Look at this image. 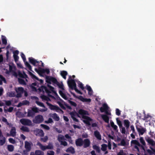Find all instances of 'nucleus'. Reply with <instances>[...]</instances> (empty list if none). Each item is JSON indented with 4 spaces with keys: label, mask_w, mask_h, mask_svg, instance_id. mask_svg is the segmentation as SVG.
Wrapping results in <instances>:
<instances>
[{
    "label": "nucleus",
    "mask_w": 155,
    "mask_h": 155,
    "mask_svg": "<svg viewBox=\"0 0 155 155\" xmlns=\"http://www.w3.org/2000/svg\"><path fill=\"white\" fill-rule=\"evenodd\" d=\"M69 87L72 90H74L78 93L82 94V93L77 88L76 84L74 80L71 79L68 81Z\"/></svg>",
    "instance_id": "1"
},
{
    "label": "nucleus",
    "mask_w": 155,
    "mask_h": 155,
    "mask_svg": "<svg viewBox=\"0 0 155 155\" xmlns=\"http://www.w3.org/2000/svg\"><path fill=\"white\" fill-rule=\"evenodd\" d=\"M46 82L48 84H51V82L53 83V84L54 86L59 84V82L57 81V79L54 77L52 76H46Z\"/></svg>",
    "instance_id": "2"
},
{
    "label": "nucleus",
    "mask_w": 155,
    "mask_h": 155,
    "mask_svg": "<svg viewBox=\"0 0 155 155\" xmlns=\"http://www.w3.org/2000/svg\"><path fill=\"white\" fill-rule=\"evenodd\" d=\"M46 104L49 106V108L51 110H55L56 112H62V113H64L63 111L60 109L58 106L54 105L49 103L48 102H46Z\"/></svg>",
    "instance_id": "3"
},
{
    "label": "nucleus",
    "mask_w": 155,
    "mask_h": 155,
    "mask_svg": "<svg viewBox=\"0 0 155 155\" xmlns=\"http://www.w3.org/2000/svg\"><path fill=\"white\" fill-rule=\"evenodd\" d=\"M43 120L44 119L42 116L39 115L35 117V118L33 120V122L35 124H40L42 123Z\"/></svg>",
    "instance_id": "4"
},
{
    "label": "nucleus",
    "mask_w": 155,
    "mask_h": 155,
    "mask_svg": "<svg viewBox=\"0 0 155 155\" xmlns=\"http://www.w3.org/2000/svg\"><path fill=\"white\" fill-rule=\"evenodd\" d=\"M20 121L23 125L31 126L32 124L31 121L28 119L22 118L20 120Z\"/></svg>",
    "instance_id": "5"
},
{
    "label": "nucleus",
    "mask_w": 155,
    "mask_h": 155,
    "mask_svg": "<svg viewBox=\"0 0 155 155\" xmlns=\"http://www.w3.org/2000/svg\"><path fill=\"white\" fill-rule=\"evenodd\" d=\"M34 133L36 136L41 137H44L45 134L43 131L42 130L39 129H36L35 130H34Z\"/></svg>",
    "instance_id": "6"
},
{
    "label": "nucleus",
    "mask_w": 155,
    "mask_h": 155,
    "mask_svg": "<svg viewBox=\"0 0 155 155\" xmlns=\"http://www.w3.org/2000/svg\"><path fill=\"white\" fill-rule=\"evenodd\" d=\"M82 118L84 119L83 121L84 123L88 126L91 125L90 122L92 120V119L90 117L86 116H82Z\"/></svg>",
    "instance_id": "7"
},
{
    "label": "nucleus",
    "mask_w": 155,
    "mask_h": 155,
    "mask_svg": "<svg viewBox=\"0 0 155 155\" xmlns=\"http://www.w3.org/2000/svg\"><path fill=\"white\" fill-rule=\"evenodd\" d=\"M70 114L71 116V117L73 119V120L76 122H78V120L75 117L77 116L78 117H79V115L76 111H72L71 112L69 113Z\"/></svg>",
    "instance_id": "8"
},
{
    "label": "nucleus",
    "mask_w": 155,
    "mask_h": 155,
    "mask_svg": "<svg viewBox=\"0 0 155 155\" xmlns=\"http://www.w3.org/2000/svg\"><path fill=\"white\" fill-rule=\"evenodd\" d=\"M83 141V147L84 148H87L90 146L91 142L89 139L87 138L84 139Z\"/></svg>",
    "instance_id": "9"
},
{
    "label": "nucleus",
    "mask_w": 155,
    "mask_h": 155,
    "mask_svg": "<svg viewBox=\"0 0 155 155\" xmlns=\"http://www.w3.org/2000/svg\"><path fill=\"white\" fill-rule=\"evenodd\" d=\"M83 140L81 138H78L75 140V144L77 146H82L83 145Z\"/></svg>",
    "instance_id": "10"
},
{
    "label": "nucleus",
    "mask_w": 155,
    "mask_h": 155,
    "mask_svg": "<svg viewBox=\"0 0 155 155\" xmlns=\"http://www.w3.org/2000/svg\"><path fill=\"white\" fill-rule=\"evenodd\" d=\"M145 140L149 145H151L152 147L155 146V141L153 140L149 137L146 138Z\"/></svg>",
    "instance_id": "11"
},
{
    "label": "nucleus",
    "mask_w": 155,
    "mask_h": 155,
    "mask_svg": "<svg viewBox=\"0 0 155 155\" xmlns=\"http://www.w3.org/2000/svg\"><path fill=\"white\" fill-rule=\"evenodd\" d=\"M32 143H29L27 141H25V149L28 150L30 151H31V145L32 144Z\"/></svg>",
    "instance_id": "12"
},
{
    "label": "nucleus",
    "mask_w": 155,
    "mask_h": 155,
    "mask_svg": "<svg viewBox=\"0 0 155 155\" xmlns=\"http://www.w3.org/2000/svg\"><path fill=\"white\" fill-rule=\"evenodd\" d=\"M29 62L34 66H36V64H39V61H37L32 57H30L28 58Z\"/></svg>",
    "instance_id": "13"
},
{
    "label": "nucleus",
    "mask_w": 155,
    "mask_h": 155,
    "mask_svg": "<svg viewBox=\"0 0 155 155\" xmlns=\"http://www.w3.org/2000/svg\"><path fill=\"white\" fill-rule=\"evenodd\" d=\"M136 129L139 135H143L146 131V129L143 127L139 128L136 127Z\"/></svg>",
    "instance_id": "14"
},
{
    "label": "nucleus",
    "mask_w": 155,
    "mask_h": 155,
    "mask_svg": "<svg viewBox=\"0 0 155 155\" xmlns=\"http://www.w3.org/2000/svg\"><path fill=\"white\" fill-rule=\"evenodd\" d=\"M108 110V107L106 104H103L102 105V106L100 108V110L101 112H104Z\"/></svg>",
    "instance_id": "15"
},
{
    "label": "nucleus",
    "mask_w": 155,
    "mask_h": 155,
    "mask_svg": "<svg viewBox=\"0 0 155 155\" xmlns=\"http://www.w3.org/2000/svg\"><path fill=\"white\" fill-rule=\"evenodd\" d=\"M101 117L105 122L109 124V118L107 115L106 114H102L101 115Z\"/></svg>",
    "instance_id": "16"
},
{
    "label": "nucleus",
    "mask_w": 155,
    "mask_h": 155,
    "mask_svg": "<svg viewBox=\"0 0 155 155\" xmlns=\"http://www.w3.org/2000/svg\"><path fill=\"white\" fill-rule=\"evenodd\" d=\"M29 75L31 76L32 78L33 79H35L38 81H39L40 82L41 84H42L43 83V81L42 79L39 80L38 78L34 74L32 73L29 71Z\"/></svg>",
    "instance_id": "17"
},
{
    "label": "nucleus",
    "mask_w": 155,
    "mask_h": 155,
    "mask_svg": "<svg viewBox=\"0 0 155 155\" xmlns=\"http://www.w3.org/2000/svg\"><path fill=\"white\" fill-rule=\"evenodd\" d=\"M39 71L41 72V74L45 73H46L47 74H48L50 72L49 69L48 68L44 69L40 68Z\"/></svg>",
    "instance_id": "18"
},
{
    "label": "nucleus",
    "mask_w": 155,
    "mask_h": 155,
    "mask_svg": "<svg viewBox=\"0 0 155 155\" xmlns=\"http://www.w3.org/2000/svg\"><path fill=\"white\" fill-rule=\"evenodd\" d=\"M10 133L11 136L13 137H15L16 133L15 127H12Z\"/></svg>",
    "instance_id": "19"
},
{
    "label": "nucleus",
    "mask_w": 155,
    "mask_h": 155,
    "mask_svg": "<svg viewBox=\"0 0 155 155\" xmlns=\"http://www.w3.org/2000/svg\"><path fill=\"white\" fill-rule=\"evenodd\" d=\"M124 125L125 127L127 130L129 127L130 125V122L128 120H124Z\"/></svg>",
    "instance_id": "20"
},
{
    "label": "nucleus",
    "mask_w": 155,
    "mask_h": 155,
    "mask_svg": "<svg viewBox=\"0 0 155 155\" xmlns=\"http://www.w3.org/2000/svg\"><path fill=\"white\" fill-rule=\"evenodd\" d=\"M78 114L82 115L83 116H85V115H88V112L82 109H80L79 110L78 112Z\"/></svg>",
    "instance_id": "21"
},
{
    "label": "nucleus",
    "mask_w": 155,
    "mask_h": 155,
    "mask_svg": "<svg viewBox=\"0 0 155 155\" xmlns=\"http://www.w3.org/2000/svg\"><path fill=\"white\" fill-rule=\"evenodd\" d=\"M65 151L67 152L70 153L72 154L74 153H75L74 148L71 146L68 148Z\"/></svg>",
    "instance_id": "22"
},
{
    "label": "nucleus",
    "mask_w": 155,
    "mask_h": 155,
    "mask_svg": "<svg viewBox=\"0 0 155 155\" xmlns=\"http://www.w3.org/2000/svg\"><path fill=\"white\" fill-rule=\"evenodd\" d=\"M47 86L48 88H49L50 90L55 94L56 96L57 97V99L58 100V97H59L57 93L55 91H54V87L49 84H48Z\"/></svg>",
    "instance_id": "23"
},
{
    "label": "nucleus",
    "mask_w": 155,
    "mask_h": 155,
    "mask_svg": "<svg viewBox=\"0 0 155 155\" xmlns=\"http://www.w3.org/2000/svg\"><path fill=\"white\" fill-rule=\"evenodd\" d=\"M94 135L97 139L99 140L101 139V136L99 132L98 131L96 130L94 132Z\"/></svg>",
    "instance_id": "24"
},
{
    "label": "nucleus",
    "mask_w": 155,
    "mask_h": 155,
    "mask_svg": "<svg viewBox=\"0 0 155 155\" xmlns=\"http://www.w3.org/2000/svg\"><path fill=\"white\" fill-rule=\"evenodd\" d=\"M51 117L54 120L56 121H58L60 120L59 117L55 113L52 114Z\"/></svg>",
    "instance_id": "25"
},
{
    "label": "nucleus",
    "mask_w": 155,
    "mask_h": 155,
    "mask_svg": "<svg viewBox=\"0 0 155 155\" xmlns=\"http://www.w3.org/2000/svg\"><path fill=\"white\" fill-rule=\"evenodd\" d=\"M15 90L16 93H21V94H22L24 91V88L22 87H18V88H15Z\"/></svg>",
    "instance_id": "26"
},
{
    "label": "nucleus",
    "mask_w": 155,
    "mask_h": 155,
    "mask_svg": "<svg viewBox=\"0 0 155 155\" xmlns=\"http://www.w3.org/2000/svg\"><path fill=\"white\" fill-rule=\"evenodd\" d=\"M44 89L45 92L48 94V96L49 97L52 98H54L53 96L50 94L51 93V92L46 87H45Z\"/></svg>",
    "instance_id": "27"
},
{
    "label": "nucleus",
    "mask_w": 155,
    "mask_h": 155,
    "mask_svg": "<svg viewBox=\"0 0 155 155\" xmlns=\"http://www.w3.org/2000/svg\"><path fill=\"white\" fill-rule=\"evenodd\" d=\"M35 114L33 111L31 110L28 109V111L27 116L28 117H33L35 116Z\"/></svg>",
    "instance_id": "28"
},
{
    "label": "nucleus",
    "mask_w": 155,
    "mask_h": 155,
    "mask_svg": "<svg viewBox=\"0 0 155 155\" xmlns=\"http://www.w3.org/2000/svg\"><path fill=\"white\" fill-rule=\"evenodd\" d=\"M37 145L38 146L40 147V149L43 151H45L46 149H47L46 146L43 145L40 142H38L37 143Z\"/></svg>",
    "instance_id": "29"
},
{
    "label": "nucleus",
    "mask_w": 155,
    "mask_h": 155,
    "mask_svg": "<svg viewBox=\"0 0 155 155\" xmlns=\"http://www.w3.org/2000/svg\"><path fill=\"white\" fill-rule=\"evenodd\" d=\"M87 89L88 91V94L90 95H91L93 94V91L91 87L89 85H86Z\"/></svg>",
    "instance_id": "30"
},
{
    "label": "nucleus",
    "mask_w": 155,
    "mask_h": 155,
    "mask_svg": "<svg viewBox=\"0 0 155 155\" xmlns=\"http://www.w3.org/2000/svg\"><path fill=\"white\" fill-rule=\"evenodd\" d=\"M0 79H0V85H2V81L5 83H6V81L5 78L3 77L1 74H0Z\"/></svg>",
    "instance_id": "31"
},
{
    "label": "nucleus",
    "mask_w": 155,
    "mask_h": 155,
    "mask_svg": "<svg viewBox=\"0 0 155 155\" xmlns=\"http://www.w3.org/2000/svg\"><path fill=\"white\" fill-rule=\"evenodd\" d=\"M60 74L63 78L65 79H66V76L68 74V73L66 71H61V72Z\"/></svg>",
    "instance_id": "32"
},
{
    "label": "nucleus",
    "mask_w": 155,
    "mask_h": 155,
    "mask_svg": "<svg viewBox=\"0 0 155 155\" xmlns=\"http://www.w3.org/2000/svg\"><path fill=\"white\" fill-rule=\"evenodd\" d=\"M59 93L60 95L63 98L66 100H68V98L67 96L62 92V91L61 90L59 91Z\"/></svg>",
    "instance_id": "33"
},
{
    "label": "nucleus",
    "mask_w": 155,
    "mask_h": 155,
    "mask_svg": "<svg viewBox=\"0 0 155 155\" xmlns=\"http://www.w3.org/2000/svg\"><path fill=\"white\" fill-rule=\"evenodd\" d=\"M58 100H59L60 101H61V102L64 103V104L66 107L69 110L72 109L71 107L70 106L68 105V104L65 103V102H64L62 99H61L60 97H58Z\"/></svg>",
    "instance_id": "34"
},
{
    "label": "nucleus",
    "mask_w": 155,
    "mask_h": 155,
    "mask_svg": "<svg viewBox=\"0 0 155 155\" xmlns=\"http://www.w3.org/2000/svg\"><path fill=\"white\" fill-rule=\"evenodd\" d=\"M130 143L131 146L132 144H134L135 145H137L138 146L140 145L139 142L136 140H132L131 141Z\"/></svg>",
    "instance_id": "35"
},
{
    "label": "nucleus",
    "mask_w": 155,
    "mask_h": 155,
    "mask_svg": "<svg viewBox=\"0 0 155 155\" xmlns=\"http://www.w3.org/2000/svg\"><path fill=\"white\" fill-rule=\"evenodd\" d=\"M118 146L126 147L127 145V143L125 140L124 139H122L121 140L120 143L118 144Z\"/></svg>",
    "instance_id": "36"
},
{
    "label": "nucleus",
    "mask_w": 155,
    "mask_h": 155,
    "mask_svg": "<svg viewBox=\"0 0 155 155\" xmlns=\"http://www.w3.org/2000/svg\"><path fill=\"white\" fill-rule=\"evenodd\" d=\"M2 44L4 45H6L7 44V40L6 37L3 35H2Z\"/></svg>",
    "instance_id": "37"
},
{
    "label": "nucleus",
    "mask_w": 155,
    "mask_h": 155,
    "mask_svg": "<svg viewBox=\"0 0 155 155\" xmlns=\"http://www.w3.org/2000/svg\"><path fill=\"white\" fill-rule=\"evenodd\" d=\"M57 103L59 104V106L62 109L64 110H65L66 109V107L64 105V103L61 102V101H58L57 102Z\"/></svg>",
    "instance_id": "38"
},
{
    "label": "nucleus",
    "mask_w": 155,
    "mask_h": 155,
    "mask_svg": "<svg viewBox=\"0 0 155 155\" xmlns=\"http://www.w3.org/2000/svg\"><path fill=\"white\" fill-rule=\"evenodd\" d=\"M41 97L43 101H46L47 102L50 101V98L48 97L45 95H42L41 96Z\"/></svg>",
    "instance_id": "39"
},
{
    "label": "nucleus",
    "mask_w": 155,
    "mask_h": 155,
    "mask_svg": "<svg viewBox=\"0 0 155 155\" xmlns=\"http://www.w3.org/2000/svg\"><path fill=\"white\" fill-rule=\"evenodd\" d=\"M8 96L10 97H15L16 96L15 92V91H11L7 94Z\"/></svg>",
    "instance_id": "40"
},
{
    "label": "nucleus",
    "mask_w": 155,
    "mask_h": 155,
    "mask_svg": "<svg viewBox=\"0 0 155 155\" xmlns=\"http://www.w3.org/2000/svg\"><path fill=\"white\" fill-rule=\"evenodd\" d=\"M150 148L151 150L150 149H147V152L148 153H149L150 154H152L153 153L152 152H153L154 153H155V149H153L151 147H150Z\"/></svg>",
    "instance_id": "41"
},
{
    "label": "nucleus",
    "mask_w": 155,
    "mask_h": 155,
    "mask_svg": "<svg viewBox=\"0 0 155 155\" xmlns=\"http://www.w3.org/2000/svg\"><path fill=\"white\" fill-rule=\"evenodd\" d=\"M93 148L96 151V152L98 153L100 152V147L96 145H94L93 146Z\"/></svg>",
    "instance_id": "42"
},
{
    "label": "nucleus",
    "mask_w": 155,
    "mask_h": 155,
    "mask_svg": "<svg viewBox=\"0 0 155 155\" xmlns=\"http://www.w3.org/2000/svg\"><path fill=\"white\" fill-rule=\"evenodd\" d=\"M18 81L19 84L21 85H25L26 83L25 80L21 78H18Z\"/></svg>",
    "instance_id": "43"
},
{
    "label": "nucleus",
    "mask_w": 155,
    "mask_h": 155,
    "mask_svg": "<svg viewBox=\"0 0 155 155\" xmlns=\"http://www.w3.org/2000/svg\"><path fill=\"white\" fill-rule=\"evenodd\" d=\"M24 62L25 66L28 68V69L31 71H32L31 66L30 64L28 62L26 61Z\"/></svg>",
    "instance_id": "44"
},
{
    "label": "nucleus",
    "mask_w": 155,
    "mask_h": 155,
    "mask_svg": "<svg viewBox=\"0 0 155 155\" xmlns=\"http://www.w3.org/2000/svg\"><path fill=\"white\" fill-rule=\"evenodd\" d=\"M8 150L10 152H12L14 150V147L13 145H10L7 147Z\"/></svg>",
    "instance_id": "45"
},
{
    "label": "nucleus",
    "mask_w": 155,
    "mask_h": 155,
    "mask_svg": "<svg viewBox=\"0 0 155 155\" xmlns=\"http://www.w3.org/2000/svg\"><path fill=\"white\" fill-rule=\"evenodd\" d=\"M21 129L24 132H29V131L28 127H26L23 126L21 127Z\"/></svg>",
    "instance_id": "46"
},
{
    "label": "nucleus",
    "mask_w": 155,
    "mask_h": 155,
    "mask_svg": "<svg viewBox=\"0 0 155 155\" xmlns=\"http://www.w3.org/2000/svg\"><path fill=\"white\" fill-rule=\"evenodd\" d=\"M35 154V155H44V153L40 150H36Z\"/></svg>",
    "instance_id": "47"
},
{
    "label": "nucleus",
    "mask_w": 155,
    "mask_h": 155,
    "mask_svg": "<svg viewBox=\"0 0 155 155\" xmlns=\"http://www.w3.org/2000/svg\"><path fill=\"white\" fill-rule=\"evenodd\" d=\"M116 120L117 124L119 126L120 128H121V127H122V125L121 121L119 119V118L118 117L116 118Z\"/></svg>",
    "instance_id": "48"
},
{
    "label": "nucleus",
    "mask_w": 155,
    "mask_h": 155,
    "mask_svg": "<svg viewBox=\"0 0 155 155\" xmlns=\"http://www.w3.org/2000/svg\"><path fill=\"white\" fill-rule=\"evenodd\" d=\"M48 139V137L47 136H45L44 137H41L40 139L41 141L43 142H46Z\"/></svg>",
    "instance_id": "49"
},
{
    "label": "nucleus",
    "mask_w": 155,
    "mask_h": 155,
    "mask_svg": "<svg viewBox=\"0 0 155 155\" xmlns=\"http://www.w3.org/2000/svg\"><path fill=\"white\" fill-rule=\"evenodd\" d=\"M78 86L82 90L84 91V88L83 84L80 81H79L78 82Z\"/></svg>",
    "instance_id": "50"
},
{
    "label": "nucleus",
    "mask_w": 155,
    "mask_h": 155,
    "mask_svg": "<svg viewBox=\"0 0 155 155\" xmlns=\"http://www.w3.org/2000/svg\"><path fill=\"white\" fill-rule=\"evenodd\" d=\"M35 103L38 105L40 107L45 108V106L43 103L38 101H36Z\"/></svg>",
    "instance_id": "51"
},
{
    "label": "nucleus",
    "mask_w": 155,
    "mask_h": 155,
    "mask_svg": "<svg viewBox=\"0 0 155 155\" xmlns=\"http://www.w3.org/2000/svg\"><path fill=\"white\" fill-rule=\"evenodd\" d=\"M107 145L105 144H103L101 145V150L103 151H105L107 150Z\"/></svg>",
    "instance_id": "52"
},
{
    "label": "nucleus",
    "mask_w": 155,
    "mask_h": 155,
    "mask_svg": "<svg viewBox=\"0 0 155 155\" xmlns=\"http://www.w3.org/2000/svg\"><path fill=\"white\" fill-rule=\"evenodd\" d=\"M139 140L140 143L143 145H146V143L143 139V138L142 137L140 138Z\"/></svg>",
    "instance_id": "53"
},
{
    "label": "nucleus",
    "mask_w": 155,
    "mask_h": 155,
    "mask_svg": "<svg viewBox=\"0 0 155 155\" xmlns=\"http://www.w3.org/2000/svg\"><path fill=\"white\" fill-rule=\"evenodd\" d=\"M68 102L72 106H73L74 107H76L77 106L76 103L74 102H73L70 100H68Z\"/></svg>",
    "instance_id": "54"
},
{
    "label": "nucleus",
    "mask_w": 155,
    "mask_h": 155,
    "mask_svg": "<svg viewBox=\"0 0 155 155\" xmlns=\"http://www.w3.org/2000/svg\"><path fill=\"white\" fill-rule=\"evenodd\" d=\"M5 138L4 137H3L2 139L0 140V146H2L5 143Z\"/></svg>",
    "instance_id": "55"
},
{
    "label": "nucleus",
    "mask_w": 155,
    "mask_h": 155,
    "mask_svg": "<svg viewBox=\"0 0 155 155\" xmlns=\"http://www.w3.org/2000/svg\"><path fill=\"white\" fill-rule=\"evenodd\" d=\"M41 126L44 129H45V130H48L50 129V128L49 127V126H48L44 124H41Z\"/></svg>",
    "instance_id": "56"
},
{
    "label": "nucleus",
    "mask_w": 155,
    "mask_h": 155,
    "mask_svg": "<svg viewBox=\"0 0 155 155\" xmlns=\"http://www.w3.org/2000/svg\"><path fill=\"white\" fill-rule=\"evenodd\" d=\"M47 149H53V147L51 144H49L48 145L46 146Z\"/></svg>",
    "instance_id": "57"
},
{
    "label": "nucleus",
    "mask_w": 155,
    "mask_h": 155,
    "mask_svg": "<svg viewBox=\"0 0 155 155\" xmlns=\"http://www.w3.org/2000/svg\"><path fill=\"white\" fill-rule=\"evenodd\" d=\"M5 104L6 106H10L12 104V102L11 101H5Z\"/></svg>",
    "instance_id": "58"
},
{
    "label": "nucleus",
    "mask_w": 155,
    "mask_h": 155,
    "mask_svg": "<svg viewBox=\"0 0 155 155\" xmlns=\"http://www.w3.org/2000/svg\"><path fill=\"white\" fill-rule=\"evenodd\" d=\"M30 151L25 149L23 151V153H22V155H28V152Z\"/></svg>",
    "instance_id": "59"
},
{
    "label": "nucleus",
    "mask_w": 155,
    "mask_h": 155,
    "mask_svg": "<svg viewBox=\"0 0 155 155\" xmlns=\"http://www.w3.org/2000/svg\"><path fill=\"white\" fill-rule=\"evenodd\" d=\"M117 155H126V154L124 152L123 150H121L118 153Z\"/></svg>",
    "instance_id": "60"
},
{
    "label": "nucleus",
    "mask_w": 155,
    "mask_h": 155,
    "mask_svg": "<svg viewBox=\"0 0 155 155\" xmlns=\"http://www.w3.org/2000/svg\"><path fill=\"white\" fill-rule=\"evenodd\" d=\"M130 127L131 130H132V133H133L135 134H136V133L135 131L134 126L133 125H131L130 126Z\"/></svg>",
    "instance_id": "61"
},
{
    "label": "nucleus",
    "mask_w": 155,
    "mask_h": 155,
    "mask_svg": "<svg viewBox=\"0 0 155 155\" xmlns=\"http://www.w3.org/2000/svg\"><path fill=\"white\" fill-rule=\"evenodd\" d=\"M16 67L15 66H13L11 65H9V71L10 72H12L13 71L12 69H15Z\"/></svg>",
    "instance_id": "62"
},
{
    "label": "nucleus",
    "mask_w": 155,
    "mask_h": 155,
    "mask_svg": "<svg viewBox=\"0 0 155 155\" xmlns=\"http://www.w3.org/2000/svg\"><path fill=\"white\" fill-rule=\"evenodd\" d=\"M13 109L14 108L13 107H9V108L7 110H6V109H4V110L5 112H6V111H7L8 112H11L13 110Z\"/></svg>",
    "instance_id": "63"
},
{
    "label": "nucleus",
    "mask_w": 155,
    "mask_h": 155,
    "mask_svg": "<svg viewBox=\"0 0 155 155\" xmlns=\"http://www.w3.org/2000/svg\"><path fill=\"white\" fill-rule=\"evenodd\" d=\"M121 111L118 108H116V114L118 116L120 115Z\"/></svg>",
    "instance_id": "64"
}]
</instances>
